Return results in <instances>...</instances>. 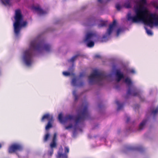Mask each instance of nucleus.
Wrapping results in <instances>:
<instances>
[{"instance_id":"nucleus-7","label":"nucleus","mask_w":158,"mask_h":158,"mask_svg":"<svg viewBox=\"0 0 158 158\" xmlns=\"http://www.w3.org/2000/svg\"><path fill=\"white\" fill-rule=\"evenodd\" d=\"M95 38H98V35L95 33L89 32L88 33L84 40V42L87 43V45L89 47H92L94 45L93 40H95Z\"/></svg>"},{"instance_id":"nucleus-4","label":"nucleus","mask_w":158,"mask_h":158,"mask_svg":"<svg viewBox=\"0 0 158 158\" xmlns=\"http://www.w3.org/2000/svg\"><path fill=\"white\" fill-rule=\"evenodd\" d=\"M14 19V32L16 36H18L21 28L26 27L27 23L26 21H23V16L20 9H18L15 10Z\"/></svg>"},{"instance_id":"nucleus-10","label":"nucleus","mask_w":158,"mask_h":158,"mask_svg":"<svg viewBox=\"0 0 158 158\" xmlns=\"http://www.w3.org/2000/svg\"><path fill=\"white\" fill-rule=\"evenodd\" d=\"M32 9L37 12L38 14L40 15H44L46 14V12L41 9L40 6H32Z\"/></svg>"},{"instance_id":"nucleus-41","label":"nucleus","mask_w":158,"mask_h":158,"mask_svg":"<svg viewBox=\"0 0 158 158\" xmlns=\"http://www.w3.org/2000/svg\"><path fill=\"white\" fill-rule=\"evenodd\" d=\"M137 149H138V150H141V149H142V148H137Z\"/></svg>"},{"instance_id":"nucleus-37","label":"nucleus","mask_w":158,"mask_h":158,"mask_svg":"<svg viewBox=\"0 0 158 158\" xmlns=\"http://www.w3.org/2000/svg\"><path fill=\"white\" fill-rule=\"evenodd\" d=\"M53 149H52L49 153V155L50 156H52V154L53 153Z\"/></svg>"},{"instance_id":"nucleus-18","label":"nucleus","mask_w":158,"mask_h":158,"mask_svg":"<svg viewBox=\"0 0 158 158\" xmlns=\"http://www.w3.org/2000/svg\"><path fill=\"white\" fill-rule=\"evenodd\" d=\"M2 3L5 6L9 5L10 3V0H0Z\"/></svg>"},{"instance_id":"nucleus-26","label":"nucleus","mask_w":158,"mask_h":158,"mask_svg":"<svg viewBox=\"0 0 158 158\" xmlns=\"http://www.w3.org/2000/svg\"><path fill=\"white\" fill-rule=\"evenodd\" d=\"M64 152L66 154H68L69 152V148L68 147H64Z\"/></svg>"},{"instance_id":"nucleus-3","label":"nucleus","mask_w":158,"mask_h":158,"mask_svg":"<svg viewBox=\"0 0 158 158\" xmlns=\"http://www.w3.org/2000/svg\"><path fill=\"white\" fill-rule=\"evenodd\" d=\"M83 104V103L81 106V108L82 109L79 111L76 117L71 115H67L63 118L62 114H60L58 115V119L60 122L62 123L65 122L69 120H74L76 125H77L85 119L88 118L90 116L88 110V103L85 102L84 106Z\"/></svg>"},{"instance_id":"nucleus-6","label":"nucleus","mask_w":158,"mask_h":158,"mask_svg":"<svg viewBox=\"0 0 158 158\" xmlns=\"http://www.w3.org/2000/svg\"><path fill=\"white\" fill-rule=\"evenodd\" d=\"M125 82L127 85L129 89L127 92V95H131L133 96H138L140 98V92L137 90V89L132 86V82L128 78H126L125 80Z\"/></svg>"},{"instance_id":"nucleus-24","label":"nucleus","mask_w":158,"mask_h":158,"mask_svg":"<svg viewBox=\"0 0 158 158\" xmlns=\"http://www.w3.org/2000/svg\"><path fill=\"white\" fill-rule=\"evenodd\" d=\"M145 29L146 30V32L148 35H152L153 34H152L151 30H148L146 28H145Z\"/></svg>"},{"instance_id":"nucleus-25","label":"nucleus","mask_w":158,"mask_h":158,"mask_svg":"<svg viewBox=\"0 0 158 158\" xmlns=\"http://www.w3.org/2000/svg\"><path fill=\"white\" fill-rule=\"evenodd\" d=\"M157 113H158V107H157L155 110H152V112L154 115H155Z\"/></svg>"},{"instance_id":"nucleus-9","label":"nucleus","mask_w":158,"mask_h":158,"mask_svg":"<svg viewBox=\"0 0 158 158\" xmlns=\"http://www.w3.org/2000/svg\"><path fill=\"white\" fill-rule=\"evenodd\" d=\"M117 23L116 21L114 20L112 23L109 25V28L107 30L106 34L108 35H110L112 33L114 27L116 26Z\"/></svg>"},{"instance_id":"nucleus-14","label":"nucleus","mask_w":158,"mask_h":158,"mask_svg":"<svg viewBox=\"0 0 158 158\" xmlns=\"http://www.w3.org/2000/svg\"><path fill=\"white\" fill-rule=\"evenodd\" d=\"M53 121H49L47 125L45 127V129L46 130H48L50 128L52 127V123Z\"/></svg>"},{"instance_id":"nucleus-13","label":"nucleus","mask_w":158,"mask_h":158,"mask_svg":"<svg viewBox=\"0 0 158 158\" xmlns=\"http://www.w3.org/2000/svg\"><path fill=\"white\" fill-rule=\"evenodd\" d=\"M147 122V119L143 120L142 122L140 124L139 126V129L141 130L143 129L144 125Z\"/></svg>"},{"instance_id":"nucleus-40","label":"nucleus","mask_w":158,"mask_h":158,"mask_svg":"<svg viewBox=\"0 0 158 158\" xmlns=\"http://www.w3.org/2000/svg\"><path fill=\"white\" fill-rule=\"evenodd\" d=\"M98 1L100 3H102V0H98Z\"/></svg>"},{"instance_id":"nucleus-29","label":"nucleus","mask_w":158,"mask_h":158,"mask_svg":"<svg viewBox=\"0 0 158 158\" xmlns=\"http://www.w3.org/2000/svg\"><path fill=\"white\" fill-rule=\"evenodd\" d=\"M116 8L117 10H119L121 8V6L118 4H117L116 5Z\"/></svg>"},{"instance_id":"nucleus-45","label":"nucleus","mask_w":158,"mask_h":158,"mask_svg":"<svg viewBox=\"0 0 158 158\" xmlns=\"http://www.w3.org/2000/svg\"><path fill=\"white\" fill-rule=\"evenodd\" d=\"M129 149H133L134 148H130Z\"/></svg>"},{"instance_id":"nucleus-1","label":"nucleus","mask_w":158,"mask_h":158,"mask_svg":"<svg viewBox=\"0 0 158 158\" xmlns=\"http://www.w3.org/2000/svg\"><path fill=\"white\" fill-rule=\"evenodd\" d=\"M135 15L133 16L130 14L128 15L127 19L132 23H136L142 21L145 25L152 27L158 26V15L156 14L148 13L146 8L140 5L135 11Z\"/></svg>"},{"instance_id":"nucleus-32","label":"nucleus","mask_w":158,"mask_h":158,"mask_svg":"<svg viewBox=\"0 0 158 158\" xmlns=\"http://www.w3.org/2000/svg\"><path fill=\"white\" fill-rule=\"evenodd\" d=\"M122 31V29L121 28H118L117 31V35L118 36Z\"/></svg>"},{"instance_id":"nucleus-33","label":"nucleus","mask_w":158,"mask_h":158,"mask_svg":"<svg viewBox=\"0 0 158 158\" xmlns=\"http://www.w3.org/2000/svg\"><path fill=\"white\" fill-rule=\"evenodd\" d=\"M76 78H73L72 81V83L74 86H75L76 84Z\"/></svg>"},{"instance_id":"nucleus-42","label":"nucleus","mask_w":158,"mask_h":158,"mask_svg":"<svg viewBox=\"0 0 158 158\" xmlns=\"http://www.w3.org/2000/svg\"><path fill=\"white\" fill-rule=\"evenodd\" d=\"M2 145L1 143H0V149L2 148Z\"/></svg>"},{"instance_id":"nucleus-36","label":"nucleus","mask_w":158,"mask_h":158,"mask_svg":"<svg viewBox=\"0 0 158 158\" xmlns=\"http://www.w3.org/2000/svg\"><path fill=\"white\" fill-rule=\"evenodd\" d=\"M73 126L71 124L68 126H66L65 127L66 129H68L69 128H70L72 127Z\"/></svg>"},{"instance_id":"nucleus-38","label":"nucleus","mask_w":158,"mask_h":158,"mask_svg":"<svg viewBox=\"0 0 158 158\" xmlns=\"http://www.w3.org/2000/svg\"><path fill=\"white\" fill-rule=\"evenodd\" d=\"M130 120V118L129 117H127V119L126 120V123H128Z\"/></svg>"},{"instance_id":"nucleus-43","label":"nucleus","mask_w":158,"mask_h":158,"mask_svg":"<svg viewBox=\"0 0 158 158\" xmlns=\"http://www.w3.org/2000/svg\"><path fill=\"white\" fill-rule=\"evenodd\" d=\"M8 152H10V147L8 148Z\"/></svg>"},{"instance_id":"nucleus-2","label":"nucleus","mask_w":158,"mask_h":158,"mask_svg":"<svg viewBox=\"0 0 158 158\" xmlns=\"http://www.w3.org/2000/svg\"><path fill=\"white\" fill-rule=\"evenodd\" d=\"M30 49L26 50L24 53V60L28 66H30L32 63V57L33 54L31 49L35 51H42L44 50L47 52H49L51 47L48 44H45L43 41H39L35 39L32 41L30 45Z\"/></svg>"},{"instance_id":"nucleus-19","label":"nucleus","mask_w":158,"mask_h":158,"mask_svg":"<svg viewBox=\"0 0 158 158\" xmlns=\"http://www.w3.org/2000/svg\"><path fill=\"white\" fill-rule=\"evenodd\" d=\"M107 24V22L105 21H102L98 25V27H102L104 26H106Z\"/></svg>"},{"instance_id":"nucleus-17","label":"nucleus","mask_w":158,"mask_h":158,"mask_svg":"<svg viewBox=\"0 0 158 158\" xmlns=\"http://www.w3.org/2000/svg\"><path fill=\"white\" fill-rule=\"evenodd\" d=\"M116 103L117 104L118 106V107L117 109V111H118L120 109H121L123 106V105L122 104H120L119 103V102L118 101H116Z\"/></svg>"},{"instance_id":"nucleus-22","label":"nucleus","mask_w":158,"mask_h":158,"mask_svg":"<svg viewBox=\"0 0 158 158\" xmlns=\"http://www.w3.org/2000/svg\"><path fill=\"white\" fill-rule=\"evenodd\" d=\"M73 94L75 98V101H77L78 99V97L76 94V90H74L73 91Z\"/></svg>"},{"instance_id":"nucleus-5","label":"nucleus","mask_w":158,"mask_h":158,"mask_svg":"<svg viewBox=\"0 0 158 158\" xmlns=\"http://www.w3.org/2000/svg\"><path fill=\"white\" fill-rule=\"evenodd\" d=\"M106 77V76L103 73L95 69L88 77L89 83L90 84H97L101 85L102 80Z\"/></svg>"},{"instance_id":"nucleus-35","label":"nucleus","mask_w":158,"mask_h":158,"mask_svg":"<svg viewBox=\"0 0 158 158\" xmlns=\"http://www.w3.org/2000/svg\"><path fill=\"white\" fill-rule=\"evenodd\" d=\"M84 82L83 81H81L77 85L79 86H82L84 85Z\"/></svg>"},{"instance_id":"nucleus-28","label":"nucleus","mask_w":158,"mask_h":158,"mask_svg":"<svg viewBox=\"0 0 158 158\" xmlns=\"http://www.w3.org/2000/svg\"><path fill=\"white\" fill-rule=\"evenodd\" d=\"M140 2L143 5H145L147 3L146 0H140Z\"/></svg>"},{"instance_id":"nucleus-21","label":"nucleus","mask_w":158,"mask_h":158,"mask_svg":"<svg viewBox=\"0 0 158 158\" xmlns=\"http://www.w3.org/2000/svg\"><path fill=\"white\" fill-rule=\"evenodd\" d=\"M50 134L49 133L46 134L44 136V142L47 141L50 137Z\"/></svg>"},{"instance_id":"nucleus-30","label":"nucleus","mask_w":158,"mask_h":158,"mask_svg":"<svg viewBox=\"0 0 158 158\" xmlns=\"http://www.w3.org/2000/svg\"><path fill=\"white\" fill-rule=\"evenodd\" d=\"M107 38V35H104L103 36L101 41L102 42H103L105 41L106 39Z\"/></svg>"},{"instance_id":"nucleus-39","label":"nucleus","mask_w":158,"mask_h":158,"mask_svg":"<svg viewBox=\"0 0 158 158\" xmlns=\"http://www.w3.org/2000/svg\"><path fill=\"white\" fill-rule=\"evenodd\" d=\"M130 72L131 73H135V71L134 70L132 69V70H130Z\"/></svg>"},{"instance_id":"nucleus-20","label":"nucleus","mask_w":158,"mask_h":158,"mask_svg":"<svg viewBox=\"0 0 158 158\" xmlns=\"http://www.w3.org/2000/svg\"><path fill=\"white\" fill-rule=\"evenodd\" d=\"M78 55H76L75 56H73L72 57V58L70 59L69 60H68L69 62H73L74 61L76 60L78 56Z\"/></svg>"},{"instance_id":"nucleus-16","label":"nucleus","mask_w":158,"mask_h":158,"mask_svg":"<svg viewBox=\"0 0 158 158\" xmlns=\"http://www.w3.org/2000/svg\"><path fill=\"white\" fill-rule=\"evenodd\" d=\"M124 6L127 8H131V2L128 1L126 2L124 4Z\"/></svg>"},{"instance_id":"nucleus-34","label":"nucleus","mask_w":158,"mask_h":158,"mask_svg":"<svg viewBox=\"0 0 158 158\" xmlns=\"http://www.w3.org/2000/svg\"><path fill=\"white\" fill-rule=\"evenodd\" d=\"M94 58H99V59H100L101 58V56L99 55L96 54L94 55Z\"/></svg>"},{"instance_id":"nucleus-31","label":"nucleus","mask_w":158,"mask_h":158,"mask_svg":"<svg viewBox=\"0 0 158 158\" xmlns=\"http://www.w3.org/2000/svg\"><path fill=\"white\" fill-rule=\"evenodd\" d=\"M63 75L65 76H68L70 75V73L67 72H64L63 73Z\"/></svg>"},{"instance_id":"nucleus-12","label":"nucleus","mask_w":158,"mask_h":158,"mask_svg":"<svg viewBox=\"0 0 158 158\" xmlns=\"http://www.w3.org/2000/svg\"><path fill=\"white\" fill-rule=\"evenodd\" d=\"M116 74L117 77V81L119 82L122 79L124 78V75L123 73H120V71L117 70L116 71Z\"/></svg>"},{"instance_id":"nucleus-8","label":"nucleus","mask_w":158,"mask_h":158,"mask_svg":"<svg viewBox=\"0 0 158 158\" xmlns=\"http://www.w3.org/2000/svg\"><path fill=\"white\" fill-rule=\"evenodd\" d=\"M22 146L17 144H15L10 146V153L15 152L17 151H22L23 150Z\"/></svg>"},{"instance_id":"nucleus-15","label":"nucleus","mask_w":158,"mask_h":158,"mask_svg":"<svg viewBox=\"0 0 158 158\" xmlns=\"http://www.w3.org/2000/svg\"><path fill=\"white\" fill-rule=\"evenodd\" d=\"M62 157V158H67L68 156L67 154L64 153L62 154L61 153H59L58 154V158H60Z\"/></svg>"},{"instance_id":"nucleus-44","label":"nucleus","mask_w":158,"mask_h":158,"mask_svg":"<svg viewBox=\"0 0 158 158\" xmlns=\"http://www.w3.org/2000/svg\"><path fill=\"white\" fill-rule=\"evenodd\" d=\"M155 7L156 9H158V6H156Z\"/></svg>"},{"instance_id":"nucleus-23","label":"nucleus","mask_w":158,"mask_h":158,"mask_svg":"<svg viewBox=\"0 0 158 158\" xmlns=\"http://www.w3.org/2000/svg\"><path fill=\"white\" fill-rule=\"evenodd\" d=\"M56 142L52 141L50 144V147L52 148L56 147Z\"/></svg>"},{"instance_id":"nucleus-27","label":"nucleus","mask_w":158,"mask_h":158,"mask_svg":"<svg viewBox=\"0 0 158 158\" xmlns=\"http://www.w3.org/2000/svg\"><path fill=\"white\" fill-rule=\"evenodd\" d=\"M56 137H57V134L56 133H54L53 135V137L52 139V141L56 142Z\"/></svg>"},{"instance_id":"nucleus-11","label":"nucleus","mask_w":158,"mask_h":158,"mask_svg":"<svg viewBox=\"0 0 158 158\" xmlns=\"http://www.w3.org/2000/svg\"><path fill=\"white\" fill-rule=\"evenodd\" d=\"M45 119H47L49 121H53V117L52 115L47 113L44 114L41 119V121L43 122L44 121Z\"/></svg>"}]
</instances>
